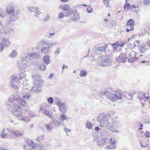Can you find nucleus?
Instances as JSON below:
<instances>
[{
  "label": "nucleus",
  "instance_id": "f257e3e1",
  "mask_svg": "<svg viewBox=\"0 0 150 150\" xmlns=\"http://www.w3.org/2000/svg\"><path fill=\"white\" fill-rule=\"evenodd\" d=\"M108 98L113 102L117 100L122 99L123 98V92L121 90H117L114 93H110L107 95Z\"/></svg>",
  "mask_w": 150,
  "mask_h": 150
},
{
  "label": "nucleus",
  "instance_id": "f03ea898",
  "mask_svg": "<svg viewBox=\"0 0 150 150\" xmlns=\"http://www.w3.org/2000/svg\"><path fill=\"white\" fill-rule=\"evenodd\" d=\"M98 61L101 66L107 67L111 64L112 59L110 57L102 55L98 58Z\"/></svg>",
  "mask_w": 150,
  "mask_h": 150
},
{
  "label": "nucleus",
  "instance_id": "7ed1b4c3",
  "mask_svg": "<svg viewBox=\"0 0 150 150\" xmlns=\"http://www.w3.org/2000/svg\"><path fill=\"white\" fill-rule=\"evenodd\" d=\"M110 116L109 114L106 115L103 113L100 114L98 118V120L101 124V126L102 127H108V120Z\"/></svg>",
  "mask_w": 150,
  "mask_h": 150
},
{
  "label": "nucleus",
  "instance_id": "20e7f679",
  "mask_svg": "<svg viewBox=\"0 0 150 150\" xmlns=\"http://www.w3.org/2000/svg\"><path fill=\"white\" fill-rule=\"evenodd\" d=\"M15 10L11 4H8L7 7L6 12L8 15L10 16V20L14 22L17 19L16 16L14 14Z\"/></svg>",
  "mask_w": 150,
  "mask_h": 150
},
{
  "label": "nucleus",
  "instance_id": "39448f33",
  "mask_svg": "<svg viewBox=\"0 0 150 150\" xmlns=\"http://www.w3.org/2000/svg\"><path fill=\"white\" fill-rule=\"evenodd\" d=\"M107 47V45L106 44L103 46L96 47L94 50V52L95 54L100 55L103 52H106Z\"/></svg>",
  "mask_w": 150,
  "mask_h": 150
},
{
  "label": "nucleus",
  "instance_id": "423d86ee",
  "mask_svg": "<svg viewBox=\"0 0 150 150\" xmlns=\"http://www.w3.org/2000/svg\"><path fill=\"white\" fill-rule=\"evenodd\" d=\"M43 82V80H35L34 81L33 83L35 86L38 88H40L42 86Z\"/></svg>",
  "mask_w": 150,
  "mask_h": 150
},
{
  "label": "nucleus",
  "instance_id": "0eeeda50",
  "mask_svg": "<svg viewBox=\"0 0 150 150\" xmlns=\"http://www.w3.org/2000/svg\"><path fill=\"white\" fill-rule=\"evenodd\" d=\"M10 134L13 135L16 137H21L23 135V134L22 133H20L19 132L18 130L15 131L11 129H10Z\"/></svg>",
  "mask_w": 150,
  "mask_h": 150
},
{
  "label": "nucleus",
  "instance_id": "6e6552de",
  "mask_svg": "<svg viewBox=\"0 0 150 150\" xmlns=\"http://www.w3.org/2000/svg\"><path fill=\"white\" fill-rule=\"evenodd\" d=\"M76 12V10H73L71 8H69V9H68V10H67V11L64 12V16L65 17H68Z\"/></svg>",
  "mask_w": 150,
  "mask_h": 150
},
{
  "label": "nucleus",
  "instance_id": "1a4fd4ad",
  "mask_svg": "<svg viewBox=\"0 0 150 150\" xmlns=\"http://www.w3.org/2000/svg\"><path fill=\"white\" fill-rule=\"evenodd\" d=\"M9 133L10 134V129H4L1 136L3 139L5 138L6 137L7 134Z\"/></svg>",
  "mask_w": 150,
  "mask_h": 150
},
{
  "label": "nucleus",
  "instance_id": "9d476101",
  "mask_svg": "<svg viewBox=\"0 0 150 150\" xmlns=\"http://www.w3.org/2000/svg\"><path fill=\"white\" fill-rule=\"evenodd\" d=\"M60 104L57 105L59 110L63 113L67 111L65 107V104L62 102Z\"/></svg>",
  "mask_w": 150,
  "mask_h": 150
},
{
  "label": "nucleus",
  "instance_id": "9b49d317",
  "mask_svg": "<svg viewBox=\"0 0 150 150\" xmlns=\"http://www.w3.org/2000/svg\"><path fill=\"white\" fill-rule=\"evenodd\" d=\"M119 59L120 62L122 63L126 62L127 60L126 56L124 54H121L119 56Z\"/></svg>",
  "mask_w": 150,
  "mask_h": 150
},
{
  "label": "nucleus",
  "instance_id": "f8f14e48",
  "mask_svg": "<svg viewBox=\"0 0 150 150\" xmlns=\"http://www.w3.org/2000/svg\"><path fill=\"white\" fill-rule=\"evenodd\" d=\"M135 24L134 20L132 19H130L127 22L126 26L129 27V28H133Z\"/></svg>",
  "mask_w": 150,
  "mask_h": 150
},
{
  "label": "nucleus",
  "instance_id": "ddd939ff",
  "mask_svg": "<svg viewBox=\"0 0 150 150\" xmlns=\"http://www.w3.org/2000/svg\"><path fill=\"white\" fill-rule=\"evenodd\" d=\"M31 57L30 56V54H27V55L24 56V57H22V60L23 62H25L26 63H24L25 64L26 63L29 62L30 60Z\"/></svg>",
  "mask_w": 150,
  "mask_h": 150
},
{
  "label": "nucleus",
  "instance_id": "4468645a",
  "mask_svg": "<svg viewBox=\"0 0 150 150\" xmlns=\"http://www.w3.org/2000/svg\"><path fill=\"white\" fill-rule=\"evenodd\" d=\"M17 102L19 104H20L23 106H25L26 105V102L25 100L20 98V97L18 96Z\"/></svg>",
  "mask_w": 150,
  "mask_h": 150
},
{
  "label": "nucleus",
  "instance_id": "2eb2a0df",
  "mask_svg": "<svg viewBox=\"0 0 150 150\" xmlns=\"http://www.w3.org/2000/svg\"><path fill=\"white\" fill-rule=\"evenodd\" d=\"M43 61L44 64H48L50 63V56L48 55H46L43 57Z\"/></svg>",
  "mask_w": 150,
  "mask_h": 150
},
{
  "label": "nucleus",
  "instance_id": "dca6fc26",
  "mask_svg": "<svg viewBox=\"0 0 150 150\" xmlns=\"http://www.w3.org/2000/svg\"><path fill=\"white\" fill-rule=\"evenodd\" d=\"M59 8L62 9L64 12L69 9V6L68 4H60L59 5Z\"/></svg>",
  "mask_w": 150,
  "mask_h": 150
},
{
  "label": "nucleus",
  "instance_id": "f3484780",
  "mask_svg": "<svg viewBox=\"0 0 150 150\" xmlns=\"http://www.w3.org/2000/svg\"><path fill=\"white\" fill-rule=\"evenodd\" d=\"M133 55L134 56V57L133 56L132 57V56L131 54H130V55L129 56V58L128 59L129 60V62H135L136 60V59H137L138 58L137 57H136L135 56L136 54L135 53V52H133Z\"/></svg>",
  "mask_w": 150,
  "mask_h": 150
},
{
  "label": "nucleus",
  "instance_id": "a211bd4d",
  "mask_svg": "<svg viewBox=\"0 0 150 150\" xmlns=\"http://www.w3.org/2000/svg\"><path fill=\"white\" fill-rule=\"evenodd\" d=\"M73 14H74V16L71 17V18L72 20L75 21L79 20L80 16L78 13H76V12L74 13Z\"/></svg>",
  "mask_w": 150,
  "mask_h": 150
},
{
  "label": "nucleus",
  "instance_id": "6ab92c4d",
  "mask_svg": "<svg viewBox=\"0 0 150 150\" xmlns=\"http://www.w3.org/2000/svg\"><path fill=\"white\" fill-rule=\"evenodd\" d=\"M105 139H102L98 141L96 143V145L99 147H102L105 144Z\"/></svg>",
  "mask_w": 150,
  "mask_h": 150
},
{
  "label": "nucleus",
  "instance_id": "aec40b11",
  "mask_svg": "<svg viewBox=\"0 0 150 150\" xmlns=\"http://www.w3.org/2000/svg\"><path fill=\"white\" fill-rule=\"evenodd\" d=\"M30 56L31 58L33 59H38L40 58V55L37 52H35L33 53H30Z\"/></svg>",
  "mask_w": 150,
  "mask_h": 150
},
{
  "label": "nucleus",
  "instance_id": "412c9836",
  "mask_svg": "<svg viewBox=\"0 0 150 150\" xmlns=\"http://www.w3.org/2000/svg\"><path fill=\"white\" fill-rule=\"evenodd\" d=\"M18 98V96H16L14 95L12 96L9 98L8 101L11 103H13L14 101H17Z\"/></svg>",
  "mask_w": 150,
  "mask_h": 150
},
{
  "label": "nucleus",
  "instance_id": "4be33fe9",
  "mask_svg": "<svg viewBox=\"0 0 150 150\" xmlns=\"http://www.w3.org/2000/svg\"><path fill=\"white\" fill-rule=\"evenodd\" d=\"M12 113L14 115L17 117H19L21 115V111L17 110H13L12 111Z\"/></svg>",
  "mask_w": 150,
  "mask_h": 150
},
{
  "label": "nucleus",
  "instance_id": "5701e85b",
  "mask_svg": "<svg viewBox=\"0 0 150 150\" xmlns=\"http://www.w3.org/2000/svg\"><path fill=\"white\" fill-rule=\"evenodd\" d=\"M15 82L13 81H11L10 82V87L13 89L16 90H18V86L15 84Z\"/></svg>",
  "mask_w": 150,
  "mask_h": 150
},
{
  "label": "nucleus",
  "instance_id": "b1692460",
  "mask_svg": "<svg viewBox=\"0 0 150 150\" xmlns=\"http://www.w3.org/2000/svg\"><path fill=\"white\" fill-rule=\"evenodd\" d=\"M4 44V46L5 45L6 47H8L10 45V42L8 40L5 39L3 38L2 40V42Z\"/></svg>",
  "mask_w": 150,
  "mask_h": 150
},
{
  "label": "nucleus",
  "instance_id": "393cba45",
  "mask_svg": "<svg viewBox=\"0 0 150 150\" xmlns=\"http://www.w3.org/2000/svg\"><path fill=\"white\" fill-rule=\"evenodd\" d=\"M6 105L7 106H9V107H10L14 108L17 109L20 108H21V106L19 105L15 104L14 105L13 103V104L12 105H11V104H6Z\"/></svg>",
  "mask_w": 150,
  "mask_h": 150
},
{
  "label": "nucleus",
  "instance_id": "a878e982",
  "mask_svg": "<svg viewBox=\"0 0 150 150\" xmlns=\"http://www.w3.org/2000/svg\"><path fill=\"white\" fill-rule=\"evenodd\" d=\"M45 127L47 131H51L52 130V126L51 123H48L45 125Z\"/></svg>",
  "mask_w": 150,
  "mask_h": 150
},
{
  "label": "nucleus",
  "instance_id": "bb28decb",
  "mask_svg": "<svg viewBox=\"0 0 150 150\" xmlns=\"http://www.w3.org/2000/svg\"><path fill=\"white\" fill-rule=\"evenodd\" d=\"M52 121L53 123L54 124V125L55 126H59L61 122H59L55 118H53L52 119Z\"/></svg>",
  "mask_w": 150,
  "mask_h": 150
},
{
  "label": "nucleus",
  "instance_id": "cd10ccee",
  "mask_svg": "<svg viewBox=\"0 0 150 150\" xmlns=\"http://www.w3.org/2000/svg\"><path fill=\"white\" fill-rule=\"evenodd\" d=\"M108 128L111 131L116 132L117 133H119V132L118 130H117V128H116V127L114 126H110Z\"/></svg>",
  "mask_w": 150,
  "mask_h": 150
},
{
  "label": "nucleus",
  "instance_id": "c85d7f7f",
  "mask_svg": "<svg viewBox=\"0 0 150 150\" xmlns=\"http://www.w3.org/2000/svg\"><path fill=\"white\" fill-rule=\"evenodd\" d=\"M112 91V89L110 88H108L107 90H105V91H102V92H100V95L102 94H103V95L105 94L106 93H111Z\"/></svg>",
  "mask_w": 150,
  "mask_h": 150
},
{
  "label": "nucleus",
  "instance_id": "c756f323",
  "mask_svg": "<svg viewBox=\"0 0 150 150\" xmlns=\"http://www.w3.org/2000/svg\"><path fill=\"white\" fill-rule=\"evenodd\" d=\"M50 46L46 47H43L41 50L42 53H48L49 50Z\"/></svg>",
  "mask_w": 150,
  "mask_h": 150
},
{
  "label": "nucleus",
  "instance_id": "7c9ffc66",
  "mask_svg": "<svg viewBox=\"0 0 150 150\" xmlns=\"http://www.w3.org/2000/svg\"><path fill=\"white\" fill-rule=\"evenodd\" d=\"M28 11H30V12H34L35 11L38 10L39 9V8L38 7H28Z\"/></svg>",
  "mask_w": 150,
  "mask_h": 150
},
{
  "label": "nucleus",
  "instance_id": "2f4dec72",
  "mask_svg": "<svg viewBox=\"0 0 150 150\" xmlns=\"http://www.w3.org/2000/svg\"><path fill=\"white\" fill-rule=\"evenodd\" d=\"M49 145L45 144H44L42 146L40 147V148L42 149V150H47L49 148Z\"/></svg>",
  "mask_w": 150,
  "mask_h": 150
},
{
  "label": "nucleus",
  "instance_id": "473e14b6",
  "mask_svg": "<svg viewBox=\"0 0 150 150\" xmlns=\"http://www.w3.org/2000/svg\"><path fill=\"white\" fill-rule=\"evenodd\" d=\"M17 54V53L15 50H13L11 54L9 55V57H16Z\"/></svg>",
  "mask_w": 150,
  "mask_h": 150
},
{
  "label": "nucleus",
  "instance_id": "72a5a7b5",
  "mask_svg": "<svg viewBox=\"0 0 150 150\" xmlns=\"http://www.w3.org/2000/svg\"><path fill=\"white\" fill-rule=\"evenodd\" d=\"M3 27H4V26L3 25ZM4 32L5 34H10L13 31V30H11L8 28H5L4 27Z\"/></svg>",
  "mask_w": 150,
  "mask_h": 150
},
{
  "label": "nucleus",
  "instance_id": "f704fd0d",
  "mask_svg": "<svg viewBox=\"0 0 150 150\" xmlns=\"http://www.w3.org/2000/svg\"><path fill=\"white\" fill-rule=\"evenodd\" d=\"M31 95L29 93H24L22 95V97L23 98L29 99Z\"/></svg>",
  "mask_w": 150,
  "mask_h": 150
},
{
  "label": "nucleus",
  "instance_id": "c9c22d12",
  "mask_svg": "<svg viewBox=\"0 0 150 150\" xmlns=\"http://www.w3.org/2000/svg\"><path fill=\"white\" fill-rule=\"evenodd\" d=\"M87 71H86L81 70L80 72L79 76L80 77H83L86 76Z\"/></svg>",
  "mask_w": 150,
  "mask_h": 150
},
{
  "label": "nucleus",
  "instance_id": "e433bc0d",
  "mask_svg": "<svg viewBox=\"0 0 150 150\" xmlns=\"http://www.w3.org/2000/svg\"><path fill=\"white\" fill-rule=\"evenodd\" d=\"M26 75L25 74V73L23 72L22 73H20L19 74L20 77V79L21 80H23L24 81L25 79V77Z\"/></svg>",
  "mask_w": 150,
  "mask_h": 150
},
{
  "label": "nucleus",
  "instance_id": "4c0bfd02",
  "mask_svg": "<svg viewBox=\"0 0 150 150\" xmlns=\"http://www.w3.org/2000/svg\"><path fill=\"white\" fill-rule=\"evenodd\" d=\"M11 78L12 80L11 81H13L14 82H18L19 80L18 78L15 75L13 76H11Z\"/></svg>",
  "mask_w": 150,
  "mask_h": 150
},
{
  "label": "nucleus",
  "instance_id": "58836bf2",
  "mask_svg": "<svg viewBox=\"0 0 150 150\" xmlns=\"http://www.w3.org/2000/svg\"><path fill=\"white\" fill-rule=\"evenodd\" d=\"M113 125L116 127V128H117L120 125V122L118 121H113Z\"/></svg>",
  "mask_w": 150,
  "mask_h": 150
},
{
  "label": "nucleus",
  "instance_id": "ea45409f",
  "mask_svg": "<svg viewBox=\"0 0 150 150\" xmlns=\"http://www.w3.org/2000/svg\"><path fill=\"white\" fill-rule=\"evenodd\" d=\"M20 120H23L24 122H28L30 121L29 118L28 117H22Z\"/></svg>",
  "mask_w": 150,
  "mask_h": 150
},
{
  "label": "nucleus",
  "instance_id": "a19ab883",
  "mask_svg": "<svg viewBox=\"0 0 150 150\" xmlns=\"http://www.w3.org/2000/svg\"><path fill=\"white\" fill-rule=\"evenodd\" d=\"M86 127L89 129H91L92 127V125L91 123L88 121H87L86 124Z\"/></svg>",
  "mask_w": 150,
  "mask_h": 150
},
{
  "label": "nucleus",
  "instance_id": "79ce46f5",
  "mask_svg": "<svg viewBox=\"0 0 150 150\" xmlns=\"http://www.w3.org/2000/svg\"><path fill=\"white\" fill-rule=\"evenodd\" d=\"M110 45L113 47L114 50H116L117 49V47H118L117 45V42H115L114 43L110 44Z\"/></svg>",
  "mask_w": 150,
  "mask_h": 150
},
{
  "label": "nucleus",
  "instance_id": "37998d69",
  "mask_svg": "<svg viewBox=\"0 0 150 150\" xmlns=\"http://www.w3.org/2000/svg\"><path fill=\"white\" fill-rule=\"evenodd\" d=\"M47 100L49 103L52 104L53 103L54 99L52 97H49L47 98Z\"/></svg>",
  "mask_w": 150,
  "mask_h": 150
},
{
  "label": "nucleus",
  "instance_id": "c03bdc74",
  "mask_svg": "<svg viewBox=\"0 0 150 150\" xmlns=\"http://www.w3.org/2000/svg\"><path fill=\"white\" fill-rule=\"evenodd\" d=\"M67 119V117L66 115L62 114L60 116V120L62 121H64L65 120Z\"/></svg>",
  "mask_w": 150,
  "mask_h": 150
},
{
  "label": "nucleus",
  "instance_id": "a18cd8bd",
  "mask_svg": "<svg viewBox=\"0 0 150 150\" xmlns=\"http://www.w3.org/2000/svg\"><path fill=\"white\" fill-rule=\"evenodd\" d=\"M38 88L36 86H35V87H33L32 88V91L36 92H38L39 91V90L38 89Z\"/></svg>",
  "mask_w": 150,
  "mask_h": 150
},
{
  "label": "nucleus",
  "instance_id": "49530a36",
  "mask_svg": "<svg viewBox=\"0 0 150 150\" xmlns=\"http://www.w3.org/2000/svg\"><path fill=\"white\" fill-rule=\"evenodd\" d=\"M117 45L118 46H120L121 47H123L124 46V42L123 41H117Z\"/></svg>",
  "mask_w": 150,
  "mask_h": 150
},
{
  "label": "nucleus",
  "instance_id": "de8ad7c7",
  "mask_svg": "<svg viewBox=\"0 0 150 150\" xmlns=\"http://www.w3.org/2000/svg\"><path fill=\"white\" fill-rule=\"evenodd\" d=\"M110 143L111 144L113 145H115L116 143V142L115 141L114 139L113 138H111L110 139Z\"/></svg>",
  "mask_w": 150,
  "mask_h": 150
},
{
  "label": "nucleus",
  "instance_id": "09e8293b",
  "mask_svg": "<svg viewBox=\"0 0 150 150\" xmlns=\"http://www.w3.org/2000/svg\"><path fill=\"white\" fill-rule=\"evenodd\" d=\"M64 13L62 12H59L58 13V17L59 18H64Z\"/></svg>",
  "mask_w": 150,
  "mask_h": 150
},
{
  "label": "nucleus",
  "instance_id": "8fccbe9b",
  "mask_svg": "<svg viewBox=\"0 0 150 150\" xmlns=\"http://www.w3.org/2000/svg\"><path fill=\"white\" fill-rule=\"evenodd\" d=\"M43 113L49 117H51V115L50 112L48 111H46L45 110L43 112Z\"/></svg>",
  "mask_w": 150,
  "mask_h": 150
},
{
  "label": "nucleus",
  "instance_id": "3c124183",
  "mask_svg": "<svg viewBox=\"0 0 150 150\" xmlns=\"http://www.w3.org/2000/svg\"><path fill=\"white\" fill-rule=\"evenodd\" d=\"M24 150H32L31 149L30 146L28 145H24Z\"/></svg>",
  "mask_w": 150,
  "mask_h": 150
},
{
  "label": "nucleus",
  "instance_id": "603ef678",
  "mask_svg": "<svg viewBox=\"0 0 150 150\" xmlns=\"http://www.w3.org/2000/svg\"><path fill=\"white\" fill-rule=\"evenodd\" d=\"M55 102L56 103L57 105H58L59 104H60V103H62V102L58 98H56L55 100Z\"/></svg>",
  "mask_w": 150,
  "mask_h": 150
},
{
  "label": "nucleus",
  "instance_id": "864d4df0",
  "mask_svg": "<svg viewBox=\"0 0 150 150\" xmlns=\"http://www.w3.org/2000/svg\"><path fill=\"white\" fill-rule=\"evenodd\" d=\"M4 16L3 15V14L1 13H0V27L2 26L3 25L2 24L1 20V18H4Z\"/></svg>",
  "mask_w": 150,
  "mask_h": 150
},
{
  "label": "nucleus",
  "instance_id": "5fc2aeb1",
  "mask_svg": "<svg viewBox=\"0 0 150 150\" xmlns=\"http://www.w3.org/2000/svg\"><path fill=\"white\" fill-rule=\"evenodd\" d=\"M32 77L34 79H38L40 78V76L38 74H35L32 76Z\"/></svg>",
  "mask_w": 150,
  "mask_h": 150
},
{
  "label": "nucleus",
  "instance_id": "6e6d98bb",
  "mask_svg": "<svg viewBox=\"0 0 150 150\" xmlns=\"http://www.w3.org/2000/svg\"><path fill=\"white\" fill-rule=\"evenodd\" d=\"M39 67L41 70H44L46 69V67L43 64H42Z\"/></svg>",
  "mask_w": 150,
  "mask_h": 150
},
{
  "label": "nucleus",
  "instance_id": "4d7b16f0",
  "mask_svg": "<svg viewBox=\"0 0 150 150\" xmlns=\"http://www.w3.org/2000/svg\"><path fill=\"white\" fill-rule=\"evenodd\" d=\"M145 136L146 138H149L150 137V132L148 131L146 132L145 134Z\"/></svg>",
  "mask_w": 150,
  "mask_h": 150
},
{
  "label": "nucleus",
  "instance_id": "13d9d810",
  "mask_svg": "<svg viewBox=\"0 0 150 150\" xmlns=\"http://www.w3.org/2000/svg\"><path fill=\"white\" fill-rule=\"evenodd\" d=\"M4 48V44L2 42L0 43V52H2Z\"/></svg>",
  "mask_w": 150,
  "mask_h": 150
},
{
  "label": "nucleus",
  "instance_id": "bf43d9fd",
  "mask_svg": "<svg viewBox=\"0 0 150 150\" xmlns=\"http://www.w3.org/2000/svg\"><path fill=\"white\" fill-rule=\"evenodd\" d=\"M87 10L88 13H91L93 11V9H92V8H91L90 6L88 7V8H87Z\"/></svg>",
  "mask_w": 150,
  "mask_h": 150
},
{
  "label": "nucleus",
  "instance_id": "052dcab7",
  "mask_svg": "<svg viewBox=\"0 0 150 150\" xmlns=\"http://www.w3.org/2000/svg\"><path fill=\"white\" fill-rule=\"evenodd\" d=\"M42 45L45 46H50L51 47V45L49 46V43L45 41H43L42 43Z\"/></svg>",
  "mask_w": 150,
  "mask_h": 150
},
{
  "label": "nucleus",
  "instance_id": "680f3d73",
  "mask_svg": "<svg viewBox=\"0 0 150 150\" xmlns=\"http://www.w3.org/2000/svg\"><path fill=\"white\" fill-rule=\"evenodd\" d=\"M143 2L144 5H147L150 3V0H144Z\"/></svg>",
  "mask_w": 150,
  "mask_h": 150
},
{
  "label": "nucleus",
  "instance_id": "e2e57ef3",
  "mask_svg": "<svg viewBox=\"0 0 150 150\" xmlns=\"http://www.w3.org/2000/svg\"><path fill=\"white\" fill-rule=\"evenodd\" d=\"M141 63H144V64L145 65H148L149 63V62L148 61H146L145 60H143L140 62Z\"/></svg>",
  "mask_w": 150,
  "mask_h": 150
},
{
  "label": "nucleus",
  "instance_id": "0e129e2a",
  "mask_svg": "<svg viewBox=\"0 0 150 150\" xmlns=\"http://www.w3.org/2000/svg\"><path fill=\"white\" fill-rule=\"evenodd\" d=\"M128 95L130 97V99L131 100H133V96L132 94V93H131V92H129L128 93Z\"/></svg>",
  "mask_w": 150,
  "mask_h": 150
},
{
  "label": "nucleus",
  "instance_id": "69168bd1",
  "mask_svg": "<svg viewBox=\"0 0 150 150\" xmlns=\"http://www.w3.org/2000/svg\"><path fill=\"white\" fill-rule=\"evenodd\" d=\"M134 28H129V27H127V28L125 30L127 32H129L130 31L132 30H133Z\"/></svg>",
  "mask_w": 150,
  "mask_h": 150
},
{
  "label": "nucleus",
  "instance_id": "338daca9",
  "mask_svg": "<svg viewBox=\"0 0 150 150\" xmlns=\"http://www.w3.org/2000/svg\"><path fill=\"white\" fill-rule=\"evenodd\" d=\"M33 141L30 140H28L27 141V144H28V146H30L31 145L33 144Z\"/></svg>",
  "mask_w": 150,
  "mask_h": 150
},
{
  "label": "nucleus",
  "instance_id": "774afa93",
  "mask_svg": "<svg viewBox=\"0 0 150 150\" xmlns=\"http://www.w3.org/2000/svg\"><path fill=\"white\" fill-rule=\"evenodd\" d=\"M43 137V136H42L41 137H38V138H37L36 139V140L38 142H39L40 140H42Z\"/></svg>",
  "mask_w": 150,
  "mask_h": 150
}]
</instances>
